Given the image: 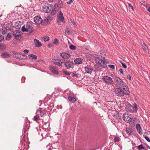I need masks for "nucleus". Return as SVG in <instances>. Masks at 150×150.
I'll return each instance as SVG.
<instances>
[{
    "instance_id": "0eeeda50",
    "label": "nucleus",
    "mask_w": 150,
    "mask_h": 150,
    "mask_svg": "<svg viewBox=\"0 0 150 150\" xmlns=\"http://www.w3.org/2000/svg\"><path fill=\"white\" fill-rule=\"evenodd\" d=\"M102 79L105 83L108 85H111L113 83V81L112 79L107 76H102Z\"/></svg>"
},
{
    "instance_id": "b1692460",
    "label": "nucleus",
    "mask_w": 150,
    "mask_h": 150,
    "mask_svg": "<svg viewBox=\"0 0 150 150\" xmlns=\"http://www.w3.org/2000/svg\"><path fill=\"white\" fill-rule=\"evenodd\" d=\"M28 57L30 59H36L37 58V56L36 55L33 54L29 55Z\"/></svg>"
},
{
    "instance_id": "393cba45",
    "label": "nucleus",
    "mask_w": 150,
    "mask_h": 150,
    "mask_svg": "<svg viewBox=\"0 0 150 150\" xmlns=\"http://www.w3.org/2000/svg\"><path fill=\"white\" fill-rule=\"evenodd\" d=\"M68 99L72 103L75 102L76 101L75 98L70 96L68 97Z\"/></svg>"
},
{
    "instance_id": "72a5a7b5",
    "label": "nucleus",
    "mask_w": 150,
    "mask_h": 150,
    "mask_svg": "<svg viewBox=\"0 0 150 150\" xmlns=\"http://www.w3.org/2000/svg\"><path fill=\"white\" fill-rule=\"evenodd\" d=\"M34 119L35 121H37L38 120H40L39 116L37 115H36L34 117Z\"/></svg>"
},
{
    "instance_id": "4d7b16f0",
    "label": "nucleus",
    "mask_w": 150,
    "mask_h": 150,
    "mask_svg": "<svg viewBox=\"0 0 150 150\" xmlns=\"http://www.w3.org/2000/svg\"><path fill=\"white\" fill-rule=\"evenodd\" d=\"M72 2V0H69V1L67 2V3L68 4L70 5Z\"/></svg>"
},
{
    "instance_id": "a211bd4d",
    "label": "nucleus",
    "mask_w": 150,
    "mask_h": 150,
    "mask_svg": "<svg viewBox=\"0 0 150 150\" xmlns=\"http://www.w3.org/2000/svg\"><path fill=\"white\" fill-rule=\"evenodd\" d=\"M39 111L40 115L41 117H42L45 114H46L47 112L45 109H43L42 108H40Z\"/></svg>"
},
{
    "instance_id": "052dcab7",
    "label": "nucleus",
    "mask_w": 150,
    "mask_h": 150,
    "mask_svg": "<svg viewBox=\"0 0 150 150\" xmlns=\"http://www.w3.org/2000/svg\"><path fill=\"white\" fill-rule=\"evenodd\" d=\"M54 7L55 8L54 9H53V8H52V11H54V12H55L56 13L57 10L56 9V7Z\"/></svg>"
},
{
    "instance_id": "2f4dec72",
    "label": "nucleus",
    "mask_w": 150,
    "mask_h": 150,
    "mask_svg": "<svg viewBox=\"0 0 150 150\" xmlns=\"http://www.w3.org/2000/svg\"><path fill=\"white\" fill-rule=\"evenodd\" d=\"M136 147H137L139 150H141L142 149L146 150V149L142 145V144L137 146H136Z\"/></svg>"
},
{
    "instance_id": "13d9d810",
    "label": "nucleus",
    "mask_w": 150,
    "mask_h": 150,
    "mask_svg": "<svg viewBox=\"0 0 150 150\" xmlns=\"http://www.w3.org/2000/svg\"><path fill=\"white\" fill-rule=\"evenodd\" d=\"M127 79H129L130 80H131V76L129 75H128L127 76Z\"/></svg>"
},
{
    "instance_id": "f704fd0d",
    "label": "nucleus",
    "mask_w": 150,
    "mask_h": 150,
    "mask_svg": "<svg viewBox=\"0 0 150 150\" xmlns=\"http://www.w3.org/2000/svg\"><path fill=\"white\" fill-rule=\"evenodd\" d=\"M70 49L72 50H74L76 49V47L74 45H71L69 46Z\"/></svg>"
},
{
    "instance_id": "3c124183",
    "label": "nucleus",
    "mask_w": 150,
    "mask_h": 150,
    "mask_svg": "<svg viewBox=\"0 0 150 150\" xmlns=\"http://www.w3.org/2000/svg\"><path fill=\"white\" fill-rule=\"evenodd\" d=\"M144 138L148 142H150V140L149 139V138L147 137H145Z\"/></svg>"
},
{
    "instance_id": "c85d7f7f",
    "label": "nucleus",
    "mask_w": 150,
    "mask_h": 150,
    "mask_svg": "<svg viewBox=\"0 0 150 150\" xmlns=\"http://www.w3.org/2000/svg\"><path fill=\"white\" fill-rule=\"evenodd\" d=\"M7 29L5 27L3 28L1 31V32L2 34L5 35L7 33Z\"/></svg>"
},
{
    "instance_id": "6ab92c4d",
    "label": "nucleus",
    "mask_w": 150,
    "mask_h": 150,
    "mask_svg": "<svg viewBox=\"0 0 150 150\" xmlns=\"http://www.w3.org/2000/svg\"><path fill=\"white\" fill-rule=\"evenodd\" d=\"M34 42L35 44V46L36 47H39L42 46V44L38 40L35 39Z\"/></svg>"
},
{
    "instance_id": "bb28decb",
    "label": "nucleus",
    "mask_w": 150,
    "mask_h": 150,
    "mask_svg": "<svg viewBox=\"0 0 150 150\" xmlns=\"http://www.w3.org/2000/svg\"><path fill=\"white\" fill-rule=\"evenodd\" d=\"M21 24L20 23L17 22L15 24V26L17 29H19L21 27Z\"/></svg>"
},
{
    "instance_id": "37998d69",
    "label": "nucleus",
    "mask_w": 150,
    "mask_h": 150,
    "mask_svg": "<svg viewBox=\"0 0 150 150\" xmlns=\"http://www.w3.org/2000/svg\"><path fill=\"white\" fill-rule=\"evenodd\" d=\"M108 61L107 60H105V59L102 62V63H103V65H104L105 64V63H108Z\"/></svg>"
},
{
    "instance_id": "680f3d73",
    "label": "nucleus",
    "mask_w": 150,
    "mask_h": 150,
    "mask_svg": "<svg viewBox=\"0 0 150 150\" xmlns=\"http://www.w3.org/2000/svg\"><path fill=\"white\" fill-rule=\"evenodd\" d=\"M48 45L49 47H50L52 46V43H50L48 44Z\"/></svg>"
},
{
    "instance_id": "ddd939ff",
    "label": "nucleus",
    "mask_w": 150,
    "mask_h": 150,
    "mask_svg": "<svg viewBox=\"0 0 150 150\" xmlns=\"http://www.w3.org/2000/svg\"><path fill=\"white\" fill-rule=\"evenodd\" d=\"M49 69L50 71H51L54 74L57 75L58 74V72L55 67L52 65H50L49 67Z\"/></svg>"
},
{
    "instance_id": "dca6fc26",
    "label": "nucleus",
    "mask_w": 150,
    "mask_h": 150,
    "mask_svg": "<svg viewBox=\"0 0 150 150\" xmlns=\"http://www.w3.org/2000/svg\"><path fill=\"white\" fill-rule=\"evenodd\" d=\"M52 19V17L50 16H48L46 19L44 20L43 22L45 23L48 24L51 22Z\"/></svg>"
},
{
    "instance_id": "aec40b11",
    "label": "nucleus",
    "mask_w": 150,
    "mask_h": 150,
    "mask_svg": "<svg viewBox=\"0 0 150 150\" xmlns=\"http://www.w3.org/2000/svg\"><path fill=\"white\" fill-rule=\"evenodd\" d=\"M136 129L138 131L140 134H142V129L140 126V124L139 123L137 124L136 125Z\"/></svg>"
},
{
    "instance_id": "4be33fe9",
    "label": "nucleus",
    "mask_w": 150,
    "mask_h": 150,
    "mask_svg": "<svg viewBox=\"0 0 150 150\" xmlns=\"http://www.w3.org/2000/svg\"><path fill=\"white\" fill-rule=\"evenodd\" d=\"M11 55L6 52H5L2 53L1 56L3 58H6L10 57Z\"/></svg>"
},
{
    "instance_id": "5fc2aeb1",
    "label": "nucleus",
    "mask_w": 150,
    "mask_h": 150,
    "mask_svg": "<svg viewBox=\"0 0 150 150\" xmlns=\"http://www.w3.org/2000/svg\"><path fill=\"white\" fill-rule=\"evenodd\" d=\"M29 52V50H23V52L25 53H27Z\"/></svg>"
},
{
    "instance_id": "7c9ffc66",
    "label": "nucleus",
    "mask_w": 150,
    "mask_h": 150,
    "mask_svg": "<svg viewBox=\"0 0 150 150\" xmlns=\"http://www.w3.org/2000/svg\"><path fill=\"white\" fill-rule=\"evenodd\" d=\"M21 54H20L19 53H16L15 56H13L16 57V58L20 59V58H21Z\"/></svg>"
},
{
    "instance_id": "20e7f679",
    "label": "nucleus",
    "mask_w": 150,
    "mask_h": 150,
    "mask_svg": "<svg viewBox=\"0 0 150 150\" xmlns=\"http://www.w3.org/2000/svg\"><path fill=\"white\" fill-rule=\"evenodd\" d=\"M95 59L96 61L97 64H98L99 65L103 67V68H106L107 65L105 64L104 65H103L102 62L104 60L105 57H102L100 55H96L94 56Z\"/></svg>"
},
{
    "instance_id": "e433bc0d",
    "label": "nucleus",
    "mask_w": 150,
    "mask_h": 150,
    "mask_svg": "<svg viewBox=\"0 0 150 150\" xmlns=\"http://www.w3.org/2000/svg\"><path fill=\"white\" fill-rule=\"evenodd\" d=\"M120 141V138L118 137H116L114 139V141L116 142H118Z\"/></svg>"
},
{
    "instance_id": "de8ad7c7",
    "label": "nucleus",
    "mask_w": 150,
    "mask_h": 150,
    "mask_svg": "<svg viewBox=\"0 0 150 150\" xmlns=\"http://www.w3.org/2000/svg\"><path fill=\"white\" fill-rule=\"evenodd\" d=\"M79 75V74H75L74 73H72V76L74 78L78 77Z\"/></svg>"
},
{
    "instance_id": "cd10ccee",
    "label": "nucleus",
    "mask_w": 150,
    "mask_h": 150,
    "mask_svg": "<svg viewBox=\"0 0 150 150\" xmlns=\"http://www.w3.org/2000/svg\"><path fill=\"white\" fill-rule=\"evenodd\" d=\"M6 49V47L5 45L0 44V50H4Z\"/></svg>"
},
{
    "instance_id": "6e6552de",
    "label": "nucleus",
    "mask_w": 150,
    "mask_h": 150,
    "mask_svg": "<svg viewBox=\"0 0 150 150\" xmlns=\"http://www.w3.org/2000/svg\"><path fill=\"white\" fill-rule=\"evenodd\" d=\"M123 119L125 122L127 123L131 122L132 120L131 116L126 113L123 115Z\"/></svg>"
},
{
    "instance_id": "9b49d317",
    "label": "nucleus",
    "mask_w": 150,
    "mask_h": 150,
    "mask_svg": "<svg viewBox=\"0 0 150 150\" xmlns=\"http://www.w3.org/2000/svg\"><path fill=\"white\" fill-rule=\"evenodd\" d=\"M57 17L58 18L59 21H61L63 23H65L63 14L61 11L59 12Z\"/></svg>"
},
{
    "instance_id": "ea45409f",
    "label": "nucleus",
    "mask_w": 150,
    "mask_h": 150,
    "mask_svg": "<svg viewBox=\"0 0 150 150\" xmlns=\"http://www.w3.org/2000/svg\"><path fill=\"white\" fill-rule=\"evenodd\" d=\"M12 24V23L11 22H10L9 23H7L6 24L7 27L10 28L11 27Z\"/></svg>"
},
{
    "instance_id": "f3484780",
    "label": "nucleus",
    "mask_w": 150,
    "mask_h": 150,
    "mask_svg": "<svg viewBox=\"0 0 150 150\" xmlns=\"http://www.w3.org/2000/svg\"><path fill=\"white\" fill-rule=\"evenodd\" d=\"M133 129L131 128H127L125 130V132L128 135L131 136L132 134Z\"/></svg>"
},
{
    "instance_id": "c03bdc74",
    "label": "nucleus",
    "mask_w": 150,
    "mask_h": 150,
    "mask_svg": "<svg viewBox=\"0 0 150 150\" xmlns=\"http://www.w3.org/2000/svg\"><path fill=\"white\" fill-rule=\"evenodd\" d=\"M70 33H71L69 31V29L68 28H67L65 30V33L66 34H70Z\"/></svg>"
},
{
    "instance_id": "9d476101",
    "label": "nucleus",
    "mask_w": 150,
    "mask_h": 150,
    "mask_svg": "<svg viewBox=\"0 0 150 150\" xmlns=\"http://www.w3.org/2000/svg\"><path fill=\"white\" fill-rule=\"evenodd\" d=\"M60 55L64 59H68L71 57V55L65 52L61 53Z\"/></svg>"
},
{
    "instance_id": "423d86ee",
    "label": "nucleus",
    "mask_w": 150,
    "mask_h": 150,
    "mask_svg": "<svg viewBox=\"0 0 150 150\" xmlns=\"http://www.w3.org/2000/svg\"><path fill=\"white\" fill-rule=\"evenodd\" d=\"M43 10L46 13H50L52 9V6L51 4L47 3H45L42 6Z\"/></svg>"
},
{
    "instance_id": "79ce46f5",
    "label": "nucleus",
    "mask_w": 150,
    "mask_h": 150,
    "mask_svg": "<svg viewBox=\"0 0 150 150\" xmlns=\"http://www.w3.org/2000/svg\"><path fill=\"white\" fill-rule=\"evenodd\" d=\"M63 71L64 74H65L69 76L70 75V74L69 72H68L66 70H63Z\"/></svg>"
},
{
    "instance_id": "e2e57ef3",
    "label": "nucleus",
    "mask_w": 150,
    "mask_h": 150,
    "mask_svg": "<svg viewBox=\"0 0 150 150\" xmlns=\"http://www.w3.org/2000/svg\"><path fill=\"white\" fill-rule=\"evenodd\" d=\"M11 52L12 53V54H14V55H15V54H16V53L14 51H11Z\"/></svg>"
},
{
    "instance_id": "c756f323",
    "label": "nucleus",
    "mask_w": 150,
    "mask_h": 150,
    "mask_svg": "<svg viewBox=\"0 0 150 150\" xmlns=\"http://www.w3.org/2000/svg\"><path fill=\"white\" fill-rule=\"evenodd\" d=\"M27 59V57L24 54L22 55V56L21 55V58H20V60H25Z\"/></svg>"
},
{
    "instance_id": "412c9836",
    "label": "nucleus",
    "mask_w": 150,
    "mask_h": 150,
    "mask_svg": "<svg viewBox=\"0 0 150 150\" xmlns=\"http://www.w3.org/2000/svg\"><path fill=\"white\" fill-rule=\"evenodd\" d=\"M63 6V4L62 1L60 0L58 1L57 3H56L55 4L54 7H56L57 6L59 8H62Z\"/></svg>"
},
{
    "instance_id": "f257e3e1",
    "label": "nucleus",
    "mask_w": 150,
    "mask_h": 150,
    "mask_svg": "<svg viewBox=\"0 0 150 150\" xmlns=\"http://www.w3.org/2000/svg\"><path fill=\"white\" fill-rule=\"evenodd\" d=\"M114 81L116 86L123 89H125V93L129 94V88L126 84L120 78L116 77L114 78Z\"/></svg>"
},
{
    "instance_id": "473e14b6",
    "label": "nucleus",
    "mask_w": 150,
    "mask_h": 150,
    "mask_svg": "<svg viewBox=\"0 0 150 150\" xmlns=\"http://www.w3.org/2000/svg\"><path fill=\"white\" fill-rule=\"evenodd\" d=\"M29 123H28L27 124H26L24 125V128L25 130H26L29 129Z\"/></svg>"
},
{
    "instance_id": "5701e85b",
    "label": "nucleus",
    "mask_w": 150,
    "mask_h": 150,
    "mask_svg": "<svg viewBox=\"0 0 150 150\" xmlns=\"http://www.w3.org/2000/svg\"><path fill=\"white\" fill-rule=\"evenodd\" d=\"M74 62L76 64H80L82 63L83 61L81 59L77 58L74 60Z\"/></svg>"
},
{
    "instance_id": "6e6d98bb",
    "label": "nucleus",
    "mask_w": 150,
    "mask_h": 150,
    "mask_svg": "<svg viewBox=\"0 0 150 150\" xmlns=\"http://www.w3.org/2000/svg\"><path fill=\"white\" fill-rule=\"evenodd\" d=\"M49 40V37H47V38H44V40L46 42L48 41Z\"/></svg>"
},
{
    "instance_id": "69168bd1",
    "label": "nucleus",
    "mask_w": 150,
    "mask_h": 150,
    "mask_svg": "<svg viewBox=\"0 0 150 150\" xmlns=\"http://www.w3.org/2000/svg\"><path fill=\"white\" fill-rule=\"evenodd\" d=\"M6 61H7V62H8V63H10L11 62V60H7Z\"/></svg>"
},
{
    "instance_id": "c9c22d12",
    "label": "nucleus",
    "mask_w": 150,
    "mask_h": 150,
    "mask_svg": "<svg viewBox=\"0 0 150 150\" xmlns=\"http://www.w3.org/2000/svg\"><path fill=\"white\" fill-rule=\"evenodd\" d=\"M53 63L55 65L59 66H60L62 65V63H60V62H59L54 61L53 62Z\"/></svg>"
},
{
    "instance_id": "7ed1b4c3",
    "label": "nucleus",
    "mask_w": 150,
    "mask_h": 150,
    "mask_svg": "<svg viewBox=\"0 0 150 150\" xmlns=\"http://www.w3.org/2000/svg\"><path fill=\"white\" fill-rule=\"evenodd\" d=\"M134 105L133 107L129 103L127 104L125 107L126 111L129 112H136L138 110L137 105L136 103H134Z\"/></svg>"
},
{
    "instance_id": "58836bf2",
    "label": "nucleus",
    "mask_w": 150,
    "mask_h": 150,
    "mask_svg": "<svg viewBox=\"0 0 150 150\" xmlns=\"http://www.w3.org/2000/svg\"><path fill=\"white\" fill-rule=\"evenodd\" d=\"M53 43L54 44H57L59 43L58 40L57 38H55L54 40Z\"/></svg>"
},
{
    "instance_id": "603ef678",
    "label": "nucleus",
    "mask_w": 150,
    "mask_h": 150,
    "mask_svg": "<svg viewBox=\"0 0 150 150\" xmlns=\"http://www.w3.org/2000/svg\"><path fill=\"white\" fill-rule=\"evenodd\" d=\"M70 21H71V22L74 25H76V23L75 22H74V20H73V19H70Z\"/></svg>"
},
{
    "instance_id": "09e8293b",
    "label": "nucleus",
    "mask_w": 150,
    "mask_h": 150,
    "mask_svg": "<svg viewBox=\"0 0 150 150\" xmlns=\"http://www.w3.org/2000/svg\"><path fill=\"white\" fill-rule=\"evenodd\" d=\"M129 6L132 10H134V8L130 4H128Z\"/></svg>"
},
{
    "instance_id": "a878e982",
    "label": "nucleus",
    "mask_w": 150,
    "mask_h": 150,
    "mask_svg": "<svg viewBox=\"0 0 150 150\" xmlns=\"http://www.w3.org/2000/svg\"><path fill=\"white\" fill-rule=\"evenodd\" d=\"M12 37V35L11 33H8L6 37V40H7L9 41L11 40V38Z\"/></svg>"
},
{
    "instance_id": "338daca9",
    "label": "nucleus",
    "mask_w": 150,
    "mask_h": 150,
    "mask_svg": "<svg viewBox=\"0 0 150 150\" xmlns=\"http://www.w3.org/2000/svg\"><path fill=\"white\" fill-rule=\"evenodd\" d=\"M148 11L150 13V7L148 8Z\"/></svg>"
},
{
    "instance_id": "864d4df0",
    "label": "nucleus",
    "mask_w": 150,
    "mask_h": 150,
    "mask_svg": "<svg viewBox=\"0 0 150 150\" xmlns=\"http://www.w3.org/2000/svg\"><path fill=\"white\" fill-rule=\"evenodd\" d=\"M119 71L120 72V74H123L124 72H123L122 69H119Z\"/></svg>"
},
{
    "instance_id": "39448f33",
    "label": "nucleus",
    "mask_w": 150,
    "mask_h": 150,
    "mask_svg": "<svg viewBox=\"0 0 150 150\" xmlns=\"http://www.w3.org/2000/svg\"><path fill=\"white\" fill-rule=\"evenodd\" d=\"M123 90H122L120 88H117L115 89V93L119 98H122L124 96V94L127 95L129 94L125 93V89Z\"/></svg>"
},
{
    "instance_id": "f03ea898",
    "label": "nucleus",
    "mask_w": 150,
    "mask_h": 150,
    "mask_svg": "<svg viewBox=\"0 0 150 150\" xmlns=\"http://www.w3.org/2000/svg\"><path fill=\"white\" fill-rule=\"evenodd\" d=\"M32 24L30 22H27L26 24L23 26L21 28V31L23 32H29L32 33L33 31Z\"/></svg>"
},
{
    "instance_id": "bf43d9fd",
    "label": "nucleus",
    "mask_w": 150,
    "mask_h": 150,
    "mask_svg": "<svg viewBox=\"0 0 150 150\" xmlns=\"http://www.w3.org/2000/svg\"><path fill=\"white\" fill-rule=\"evenodd\" d=\"M56 14V13L55 12H54V11H52V12L51 13V15L53 16L54 15H55Z\"/></svg>"
},
{
    "instance_id": "774afa93",
    "label": "nucleus",
    "mask_w": 150,
    "mask_h": 150,
    "mask_svg": "<svg viewBox=\"0 0 150 150\" xmlns=\"http://www.w3.org/2000/svg\"><path fill=\"white\" fill-rule=\"evenodd\" d=\"M146 147H147V148H148L150 149V147L149 146H148V145Z\"/></svg>"
},
{
    "instance_id": "a18cd8bd",
    "label": "nucleus",
    "mask_w": 150,
    "mask_h": 150,
    "mask_svg": "<svg viewBox=\"0 0 150 150\" xmlns=\"http://www.w3.org/2000/svg\"><path fill=\"white\" fill-rule=\"evenodd\" d=\"M109 67L111 69H115V66L113 64H110L108 65Z\"/></svg>"
},
{
    "instance_id": "0e129e2a",
    "label": "nucleus",
    "mask_w": 150,
    "mask_h": 150,
    "mask_svg": "<svg viewBox=\"0 0 150 150\" xmlns=\"http://www.w3.org/2000/svg\"><path fill=\"white\" fill-rule=\"evenodd\" d=\"M55 0H49V1L50 2L52 3Z\"/></svg>"
},
{
    "instance_id": "4468645a",
    "label": "nucleus",
    "mask_w": 150,
    "mask_h": 150,
    "mask_svg": "<svg viewBox=\"0 0 150 150\" xmlns=\"http://www.w3.org/2000/svg\"><path fill=\"white\" fill-rule=\"evenodd\" d=\"M34 20L35 23L37 24H40L42 22V20L40 16H35L34 18Z\"/></svg>"
},
{
    "instance_id": "49530a36",
    "label": "nucleus",
    "mask_w": 150,
    "mask_h": 150,
    "mask_svg": "<svg viewBox=\"0 0 150 150\" xmlns=\"http://www.w3.org/2000/svg\"><path fill=\"white\" fill-rule=\"evenodd\" d=\"M4 40V36L2 35H0V42H1Z\"/></svg>"
},
{
    "instance_id": "1a4fd4ad",
    "label": "nucleus",
    "mask_w": 150,
    "mask_h": 150,
    "mask_svg": "<svg viewBox=\"0 0 150 150\" xmlns=\"http://www.w3.org/2000/svg\"><path fill=\"white\" fill-rule=\"evenodd\" d=\"M12 34L13 36L14 37L15 39L18 40L20 39V38L19 37L21 36L22 33L20 31L16 30L13 32Z\"/></svg>"
},
{
    "instance_id": "a19ab883",
    "label": "nucleus",
    "mask_w": 150,
    "mask_h": 150,
    "mask_svg": "<svg viewBox=\"0 0 150 150\" xmlns=\"http://www.w3.org/2000/svg\"><path fill=\"white\" fill-rule=\"evenodd\" d=\"M142 47L144 50L146 51L147 47L145 43H144L143 44Z\"/></svg>"
},
{
    "instance_id": "4c0bfd02",
    "label": "nucleus",
    "mask_w": 150,
    "mask_h": 150,
    "mask_svg": "<svg viewBox=\"0 0 150 150\" xmlns=\"http://www.w3.org/2000/svg\"><path fill=\"white\" fill-rule=\"evenodd\" d=\"M120 63H121V64H122V65L123 67L125 68V69H126L127 68V65H126V64H125V63H123V62H122V61H120Z\"/></svg>"
},
{
    "instance_id": "8fccbe9b",
    "label": "nucleus",
    "mask_w": 150,
    "mask_h": 150,
    "mask_svg": "<svg viewBox=\"0 0 150 150\" xmlns=\"http://www.w3.org/2000/svg\"><path fill=\"white\" fill-rule=\"evenodd\" d=\"M25 78L24 77H23L22 78L21 80L22 81V82L23 83H24L25 81Z\"/></svg>"
},
{
    "instance_id": "2eb2a0df",
    "label": "nucleus",
    "mask_w": 150,
    "mask_h": 150,
    "mask_svg": "<svg viewBox=\"0 0 150 150\" xmlns=\"http://www.w3.org/2000/svg\"><path fill=\"white\" fill-rule=\"evenodd\" d=\"M85 70L87 73L91 74L93 70L90 66H87L85 67Z\"/></svg>"
},
{
    "instance_id": "f8f14e48",
    "label": "nucleus",
    "mask_w": 150,
    "mask_h": 150,
    "mask_svg": "<svg viewBox=\"0 0 150 150\" xmlns=\"http://www.w3.org/2000/svg\"><path fill=\"white\" fill-rule=\"evenodd\" d=\"M73 63L71 62L67 61L64 62V65L67 69L73 67Z\"/></svg>"
}]
</instances>
